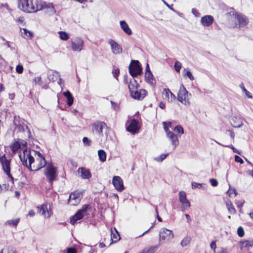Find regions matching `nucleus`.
<instances>
[{"mask_svg": "<svg viewBox=\"0 0 253 253\" xmlns=\"http://www.w3.org/2000/svg\"><path fill=\"white\" fill-rule=\"evenodd\" d=\"M41 2L40 0H19L18 7L25 12L33 13L42 9Z\"/></svg>", "mask_w": 253, "mask_h": 253, "instance_id": "obj_1", "label": "nucleus"}, {"mask_svg": "<svg viewBox=\"0 0 253 253\" xmlns=\"http://www.w3.org/2000/svg\"><path fill=\"white\" fill-rule=\"evenodd\" d=\"M34 161L32 163V170H38L44 167L46 164V162L43 155L39 152L34 151Z\"/></svg>", "mask_w": 253, "mask_h": 253, "instance_id": "obj_2", "label": "nucleus"}, {"mask_svg": "<svg viewBox=\"0 0 253 253\" xmlns=\"http://www.w3.org/2000/svg\"><path fill=\"white\" fill-rule=\"evenodd\" d=\"M19 158L24 166L32 169V165L34 161V157L31 155L30 151L26 148L19 155Z\"/></svg>", "mask_w": 253, "mask_h": 253, "instance_id": "obj_3", "label": "nucleus"}, {"mask_svg": "<svg viewBox=\"0 0 253 253\" xmlns=\"http://www.w3.org/2000/svg\"><path fill=\"white\" fill-rule=\"evenodd\" d=\"M191 94L186 89L183 84H181L177 95V99L183 104L187 106L189 105L190 102L189 101V96Z\"/></svg>", "mask_w": 253, "mask_h": 253, "instance_id": "obj_4", "label": "nucleus"}, {"mask_svg": "<svg viewBox=\"0 0 253 253\" xmlns=\"http://www.w3.org/2000/svg\"><path fill=\"white\" fill-rule=\"evenodd\" d=\"M84 193V190H77L72 192L68 199V203L72 206L78 205L83 197Z\"/></svg>", "mask_w": 253, "mask_h": 253, "instance_id": "obj_5", "label": "nucleus"}, {"mask_svg": "<svg viewBox=\"0 0 253 253\" xmlns=\"http://www.w3.org/2000/svg\"><path fill=\"white\" fill-rule=\"evenodd\" d=\"M10 162L11 160L7 159L5 154L0 158V163L3 171L13 181V177L10 173Z\"/></svg>", "mask_w": 253, "mask_h": 253, "instance_id": "obj_6", "label": "nucleus"}, {"mask_svg": "<svg viewBox=\"0 0 253 253\" xmlns=\"http://www.w3.org/2000/svg\"><path fill=\"white\" fill-rule=\"evenodd\" d=\"M173 236L171 230L162 228L159 232V242L162 243L168 242L173 238Z\"/></svg>", "mask_w": 253, "mask_h": 253, "instance_id": "obj_7", "label": "nucleus"}, {"mask_svg": "<svg viewBox=\"0 0 253 253\" xmlns=\"http://www.w3.org/2000/svg\"><path fill=\"white\" fill-rule=\"evenodd\" d=\"M89 207V205H83L82 209L78 211L70 218L71 223L74 225L77 221L82 219L86 214Z\"/></svg>", "mask_w": 253, "mask_h": 253, "instance_id": "obj_8", "label": "nucleus"}, {"mask_svg": "<svg viewBox=\"0 0 253 253\" xmlns=\"http://www.w3.org/2000/svg\"><path fill=\"white\" fill-rule=\"evenodd\" d=\"M129 72L133 77L140 75L142 73V68L138 61L133 60L129 66Z\"/></svg>", "mask_w": 253, "mask_h": 253, "instance_id": "obj_9", "label": "nucleus"}, {"mask_svg": "<svg viewBox=\"0 0 253 253\" xmlns=\"http://www.w3.org/2000/svg\"><path fill=\"white\" fill-rule=\"evenodd\" d=\"M92 130L97 133L100 136H103V130L108 129L106 124L101 121H96L94 122L92 126Z\"/></svg>", "mask_w": 253, "mask_h": 253, "instance_id": "obj_10", "label": "nucleus"}, {"mask_svg": "<svg viewBox=\"0 0 253 253\" xmlns=\"http://www.w3.org/2000/svg\"><path fill=\"white\" fill-rule=\"evenodd\" d=\"M84 43V41L80 38L72 39L71 48L74 51L80 52L83 49Z\"/></svg>", "mask_w": 253, "mask_h": 253, "instance_id": "obj_11", "label": "nucleus"}, {"mask_svg": "<svg viewBox=\"0 0 253 253\" xmlns=\"http://www.w3.org/2000/svg\"><path fill=\"white\" fill-rule=\"evenodd\" d=\"M179 200L181 204V209L184 211L185 210L190 208L191 205L190 202L186 198V193L183 191H180L179 192Z\"/></svg>", "mask_w": 253, "mask_h": 253, "instance_id": "obj_12", "label": "nucleus"}, {"mask_svg": "<svg viewBox=\"0 0 253 253\" xmlns=\"http://www.w3.org/2000/svg\"><path fill=\"white\" fill-rule=\"evenodd\" d=\"M27 142L23 140L15 141L10 146V149L13 153H16L19 150L22 151L26 148Z\"/></svg>", "mask_w": 253, "mask_h": 253, "instance_id": "obj_13", "label": "nucleus"}, {"mask_svg": "<svg viewBox=\"0 0 253 253\" xmlns=\"http://www.w3.org/2000/svg\"><path fill=\"white\" fill-rule=\"evenodd\" d=\"M38 210L42 215L45 218H49L52 214L50 210V206L47 204H44L40 207H38Z\"/></svg>", "mask_w": 253, "mask_h": 253, "instance_id": "obj_14", "label": "nucleus"}, {"mask_svg": "<svg viewBox=\"0 0 253 253\" xmlns=\"http://www.w3.org/2000/svg\"><path fill=\"white\" fill-rule=\"evenodd\" d=\"M112 183L118 192H122L125 189L123 180L120 176H114L113 177Z\"/></svg>", "mask_w": 253, "mask_h": 253, "instance_id": "obj_15", "label": "nucleus"}, {"mask_svg": "<svg viewBox=\"0 0 253 253\" xmlns=\"http://www.w3.org/2000/svg\"><path fill=\"white\" fill-rule=\"evenodd\" d=\"M45 175L49 181H52L56 176V169L51 165H47Z\"/></svg>", "mask_w": 253, "mask_h": 253, "instance_id": "obj_16", "label": "nucleus"}, {"mask_svg": "<svg viewBox=\"0 0 253 253\" xmlns=\"http://www.w3.org/2000/svg\"><path fill=\"white\" fill-rule=\"evenodd\" d=\"M108 43L110 44L112 52L114 54H119L122 52V48L121 46L114 40L109 39Z\"/></svg>", "mask_w": 253, "mask_h": 253, "instance_id": "obj_17", "label": "nucleus"}, {"mask_svg": "<svg viewBox=\"0 0 253 253\" xmlns=\"http://www.w3.org/2000/svg\"><path fill=\"white\" fill-rule=\"evenodd\" d=\"M147 91L144 89H137L132 92L130 95L131 96L135 99L142 100L146 95Z\"/></svg>", "mask_w": 253, "mask_h": 253, "instance_id": "obj_18", "label": "nucleus"}, {"mask_svg": "<svg viewBox=\"0 0 253 253\" xmlns=\"http://www.w3.org/2000/svg\"><path fill=\"white\" fill-rule=\"evenodd\" d=\"M139 129L138 121L135 119L131 120L129 126L126 127L127 130L132 134L137 132Z\"/></svg>", "mask_w": 253, "mask_h": 253, "instance_id": "obj_19", "label": "nucleus"}, {"mask_svg": "<svg viewBox=\"0 0 253 253\" xmlns=\"http://www.w3.org/2000/svg\"><path fill=\"white\" fill-rule=\"evenodd\" d=\"M41 3L42 5V9L44 10L45 12L47 13L49 15H53L55 13V9L54 7L53 6L52 3H46L45 2H42Z\"/></svg>", "mask_w": 253, "mask_h": 253, "instance_id": "obj_20", "label": "nucleus"}, {"mask_svg": "<svg viewBox=\"0 0 253 253\" xmlns=\"http://www.w3.org/2000/svg\"><path fill=\"white\" fill-rule=\"evenodd\" d=\"M79 176L83 179H89L91 177V174L85 168H79L77 170Z\"/></svg>", "mask_w": 253, "mask_h": 253, "instance_id": "obj_21", "label": "nucleus"}, {"mask_svg": "<svg viewBox=\"0 0 253 253\" xmlns=\"http://www.w3.org/2000/svg\"><path fill=\"white\" fill-rule=\"evenodd\" d=\"M162 94L164 98L167 100L169 102H172L175 99V95L169 88H164L163 90Z\"/></svg>", "mask_w": 253, "mask_h": 253, "instance_id": "obj_22", "label": "nucleus"}, {"mask_svg": "<svg viewBox=\"0 0 253 253\" xmlns=\"http://www.w3.org/2000/svg\"><path fill=\"white\" fill-rule=\"evenodd\" d=\"M214 21L213 17L211 15H206L201 19V24L204 27L211 26Z\"/></svg>", "mask_w": 253, "mask_h": 253, "instance_id": "obj_23", "label": "nucleus"}, {"mask_svg": "<svg viewBox=\"0 0 253 253\" xmlns=\"http://www.w3.org/2000/svg\"><path fill=\"white\" fill-rule=\"evenodd\" d=\"M145 80L152 87H154L156 85V80L151 72H145Z\"/></svg>", "mask_w": 253, "mask_h": 253, "instance_id": "obj_24", "label": "nucleus"}, {"mask_svg": "<svg viewBox=\"0 0 253 253\" xmlns=\"http://www.w3.org/2000/svg\"><path fill=\"white\" fill-rule=\"evenodd\" d=\"M231 125L234 127H241L243 123V120L239 115H235L230 121Z\"/></svg>", "mask_w": 253, "mask_h": 253, "instance_id": "obj_25", "label": "nucleus"}, {"mask_svg": "<svg viewBox=\"0 0 253 253\" xmlns=\"http://www.w3.org/2000/svg\"><path fill=\"white\" fill-rule=\"evenodd\" d=\"M239 244L241 250H249L253 247V240H242Z\"/></svg>", "mask_w": 253, "mask_h": 253, "instance_id": "obj_26", "label": "nucleus"}, {"mask_svg": "<svg viewBox=\"0 0 253 253\" xmlns=\"http://www.w3.org/2000/svg\"><path fill=\"white\" fill-rule=\"evenodd\" d=\"M166 135L169 139L171 141L173 149H175L179 144L177 135L172 131L169 132Z\"/></svg>", "mask_w": 253, "mask_h": 253, "instance_id": "obj_27", "label": "nucleus"}, {"mask_svg": "<svg viewBox=\"0 0 253 253\" xmlns=\"http://www.w3.org/2000/svg\"><path fill=\"white\" fill-rule=\"evenodd\" d=\"M236 17L239 22V24L240 27L245 26L248 23V19L245 16L243 15L237 14H236Z\"/></svg>", "mask_w": 253, "mask_h": 253, "instance_id": "obj_28", "label": "nucleus"}, {"mask_svg": "<svg viewBox=\"0 0 253 253\" xmlns=\"http://www.w3.org/2000/svg\"><path fill=\"white\" fill-rule=\"evenodd\" d=\"M120 24L121 29L123 31L128 35L132 34V31L129 27L128 24L125 21L122 20L120 22Z\"/></svg>", "mask_w": 253, "mask_h": 253, "instance_id": "obj_29", "label": "nucleus"}, {"mask_svg": "<svg viewBox=\"0 0 253 253\" xmlns=\"http://www.w3.org/2000/svg\"><path fill=\"white\" fill-rule=\"evenodd\" d=\"M138 86L139 84L135 80L132 79L130 80L128 85V87L130 92V94L132 92L137 90L138 89Z\"/></svg>", "mask_w": 253, "mask_h": 253, "instance_id": "obj_30", "label": "nucleus"}, {"mask_svg": "<svg viewBox=\"0 0 253 253\" xmlns=\"http://www.w3.org/2000/svg\"><path fill=\"white\" fill-rule=\"evenodd\" d=\"M111 238L112 242L116 243L120 239V236L119 232L115 228L111 229Z\"/></svg>", "mask_w": 253, "mask_h": 253, "instance_id": "obj_31", "label": "nucleus"}, {"mask_svg": "<svg viewBox=\"0 0 253 253\" xmlns=\"http://www.w3.org/2000/svg\"><path fill=\"white\" fill-rule=\"evenodd\" d=\"M160 245L151 246L149 248H145L139 253H154L159 248Z\"/></svg>", "mask_w": 253, "mask_h": 253, "instance_id": "obj_32", "label": "nucleus"}, {"mask_svg": "<svg viewBox=\"0 0 253 253\" xmlns=\"http://www.w3.org/2000/svg\"><path fill=\"white\" fill-rule=\"evenodd\" d=\"M64 97L67 98V104L69 106H71L74 102V97L69 91L64 92Z\"/></svg>", "mask_w": 253, "mask_h": 253, "instance_id": "obj_33", "label": "nucleus"}, {"mask_svg": "<svg viewBox=\"0 0 253 253\" xmlns=\"http://www.w3.org/2000/svg\"><path fill=\"white\" fill-rule=\"evenodd\" d=\"M21 36L24 38L25 39H30L31 38L33 35V33L27 29L23 28V29H21Z\"/></svg>", "mask_w": 253, "mask_h": 253, "instance_id": "obj_34", "label": "nucleus"}, {"mask_svg": "<svg viewBox=\"0 0 253 253\" xmlns=\"http://www.w3.org/2000/svg\"><path fill=\"white\" fill-rule=\"evenodd\" d=\"M226 206L230 213L234 214L236 213V210L230 200H228L226 201Z\"/></svg>", "mask_w": 253, "mask_h": 253, "instance_id": "obj_35", "label": "nucleus"}, {"mask_svg": "<svg viewBox=\"0 0 253 253\" xmlns=\"http://www.w3.org/2000/svg\"><path fill=\"white\" fill-rule=\"evenodd\" d=\"M98 155L99 160L101 162H104L106 160V153L103 150H99L98 151Z\"/></svg>", "mask_w": 253, "mask_h": 253, "instance_id": "obj_36", "label": "nucleus"}, {"mask_svg": "<svg viewBox=\"0 0 253 253\" xmlns=\"http://www.w3.org/2000/svg\"><path fill=\"white\" fill-rule=\"evenodd\" d=\"M191 240V238L189 236H186L184 237L182 241H181L180 244L181 247H184L188 245V244L190 243Z\"/></svg>", "mask_w": 253, "mask_h": 253, "instance_id": "obj_37", "label": "nucleus"}, {"mask_svg": "<svg viewBox=\"0 0 253 253\" xmlns=\"http://www.w3.org/2000/svg\"><path fill=\"white\" fill-rule=\"evenodd\" d=\"M173 130L179 135V137L181 136V134L184 133V130L183 127L180 126H176L173 129Z\"/></svg>", "mask_w": 253, "mask_h": 253, "instance_id": "obj_38", "label": "nucleus"}, {"mask_svg": "<svg viewBox=\"0 0 253 253\" xmlns=\"http://www.w3.org/2000/svg\"><path fill=\"white\" fill-rule=\"evenodd\" d=\"M19 218H16V219H11V220H7L6 222V224H7V225H12V226H16L17 225V224H18L19 222Z\"/></svg>", "mask_w": 253, "mask_h": 253, "instance_id": "obj_39", "label": "nucleus"}, {"mask_svg": "<svg viewBox=\"0 0 253 253\" xmlns=\"http://www.w3.org/2000/svg\"><path fill=\"white\" fill-rule=\"evenodd\" d=\"M162 124L166 134L169 133V132L171 131L169 128V127H171V123L170 122L167 123L165 122H163Z\"/></svg>", "mask_w": 253, "mask_h": 253, "instance_id": "obj_40", "label": "nucleus"}, {"mask_svg": "<svg viewBox=\"0 0 253 253\" xmlns=\"http://www.w3.org/2000/svg\"><path fill=\"white\" fill-rule=\"evenodd\" d=\"M183 76H187L191 81H193L194 80V77L192 75L191 72L189 70L185 69L183 70Z\"/></svg>", "mask_w": 253, "mask_h": 253, "instance_id": "obj_41", "label": "nucleus"}, {"mask_svg": "<svg viewBox=\"0 0 253 253\" xmlns=\"http://www.w3.org/2000/svg\"><path fill=\"white\" fill-rule=\"evenodd\" d=\"M0 253H16V251L10 247H6L2 249Z\"/></svg>", "mask_w": 253, "mask_h": 253, "instance_id": "obj_42", "label": "nucleus"}, {"mask_svg": "<svg viewBox=\"0 0 253 253\" xmlns=\"http://www.w3.org/2000/svg\"><path fill=\"white\" fill-rule=\"evenodd\" d=\"M169 155V154H163L160 156L155 158L154 160L158 162H162Z\"/></svg>", "mask_w": 253, "mask_h": 253, "instance_id": "obj_43", "label": "nucleus"}, {"mask_svg": "<svg viewBox=\"0 0 253 253\" xmlns=\"http://www.w3.org/2000/svg\"><path fill=\"white\" fill-rule=\"evenodd\" d=\"M227 194L230 197H233L236 196L237 192L234 188H229L227 192Z\"/></svg>", "mask_w": 253, "mask_h": 253, "instance_id": "obj_44", "label": "nucleus"}, {"mask_svg": "<svg viewBox=\"0 0 253 253\" xmlns=\"http://www.w3.org/2000/svg\"><path fill=\"white\" fill-rule=\"evenodd\" d=\"M240 87L242 88L243 91L245 92L246 95L250 98H252V95H251V93L248 91L246 88L244 87L243 84H241L240 85Z\"/></svg>", "mask_w": 253, "mask_h": 253, "instance_id": "obj_45", "label": "nucleus"}, {"mask_svg": "<svg viewBox=\"0 0 253 253\" xmlns=\"http://www.w3.org/2000/svg\"><path fill=\"white\" fill-rule=\"evenodd\" d=\"M174 67L177 72H179L181 68V63L178 61H176L174 63Z\"/></svg>", "mask_w": 253, "mask_h": 253, "instance_id": "obj_46", "label": "nucleus"}, {"mask_svg": "<svg viewBox=\"0 0 253 253\" xmlns=\"http://www.w3.org/2000/svg\"><path fill=\"white\" fill-rule=\"evenodd\" d=\"M192 188L193 189H195V188H199V189L204 188V187H203V185L202 184L197 183V182H195L192 183Z\"/></svg>", "mask_w": 253, "mask_h": 253, "instance_id": "obj_47", "label": "nucleus"}, {"mask_svg": "<svg viewBox=\"0 0 253 253\" xmlns=\"http://www.w3.org/2000/svg\"><path fill=\"white\" fill-rule=\"evenodd\" d=\"M237 233L240 237H242L244 236L245 232L244 229L242 227L240 226L238 227L237 229Z\"/></svg>", "mask_w": 253, "mask_h": 253, "instance_id": "obj_48", "label": "nucleus"}, {"mask_svg": "<svg viewBox=\"0 0 253 253\" xmlns=\"http://www.w3.org/2000/svg\"><path fill=\"white\" fill-rule=\"evenodd\" d=\"M84 144L86 146L90 145L91 141L86 137H84L83 139Z\"/></svg>", "mask_w": 253, "mask_h": 253, "instance_id": "obj_49", "label": "nucleus"}, {"mask_svg": "<svg viewBox=\"0 0 253 253\" xmlns=\"http://www.w3.org/2000/svg\"><path fill=\"white\" fill-rule=\"evenodd\" d=\"M16 71L18 73L21 74L23 71V67L20 65H18L16 67Z\"/></svg>", "mask_w": 253, "mask_h": 253, "instance_id": "obj_50", "label": "nucleus"}, {"mask_svg": "<svg viewBox=\"0 0 253 253\" xmlns=\"http://www.w3.org/2000/svg\"><path fill=\"white\" fill-rule=\"evenodd\" d=\"M226 134L227 135H229L230 136H231V138L234 140V137H235V134H234V133L233 132V131L231 130H227L226 131Z\"/></svg>", "mask_w": 253, "mask_h": 253, "instance_id": "obj_51", "label": "nucleus"}, {"mask_svg": "<svg viewBox=\"0 0 253 253\" xmlns=\"http://www.w3.org/2000/svg\"><path fill=\"white\" fill-rule=\"evenodd\" d=\"M210 183L211 185L213 187H215L218 185V181H217L216 179L214 178L210 179Z\"/></svg>", "mask_w": 253, "mask_h": 253, "instance_id": "obj_52", "label": "nucleus"}, {"mask_svg": "<svg viewBox=\"0 0 253 253\" xmlns=\"http://www.w3.org/2000/svg\"><path fill=\"white\" fill-rule=\"evenodd\" d=\"M67 253H77V250L74 248H68L66 250Z\"/></svg>", "mask_w": 253, "mask_h": 253, "instance_id": "obj_53", "label": "nucleus"}, {"mask_svg": "<svg viewBox=\"0 0 253 253\" xmlns=\"http://www.w3.org/2000/svg\"><path fill=\"white\" fill-rule=\"evenodd\" d=\"M192 13L196 17H198L200 16V13L195 8H193L192 9Z\"/></svg>", "mask_w": 253, "mask_h": 253, "instance_id": "obj_54", "label": "nucleus"}, {"mask_svg": "<svg viewBox=\"0 0 253 253\" xmlns=\"http://www.w3.org/2000/svg\"><path fill=\"white\" fill-rule=\"evenodd\" d=\"M235 161L236 162L240 163V164H243L244 163V161L243 160V159L237 155H236L235 156Z\"/></svg>", "mask_w": 253, "mask_h": 253, "instance_id": "obj_55", "label": "nucleus"}, {"mask_svg": "<svg viewBox=\"0 0 253 253\" xmlns=\"http://www.w3.org/2000/svg\"><path fill=\"white\" fill-rule=\"evenodd\" d=\"M111 104L112 105V107L115 110H118L119 109V106L115 102L113 101H111Z\"/></svg>", "mask_w": 253, "mask_h": 253, "instance_id": "obj_56", "label": "nucleus"}, {"mask_svg": "<svg viewBox=\"0 0 253 253\" xmlns=\"http://www.w3.org/2000/svg\"><path fill=\"white\" fill-rule=\"evenodd\" d=\"M34 82L36 84H40L42 83V79L40 77H36L34 79Z\"/></svg>", "mask_w": 253, "mask_h": 253, "instance_id": "obj_57", "label": "nucleus"}, {"mask_svg": "<svg viewBox=\"0 0 253 253\" xmlns=\"http://www.w3.org/2000/svg\"><path fill=\"white\" fill-rule=\"evenodd\" d=\"M120 74V71L118 69H115L114 71H113V74H114V77L117 79V77L119 76Z\"/></svg>", "mask_w": 253, "mask_h": 253, "instance_id": "obj_58", "label": "nucleus"}, {"mask_svg": "<svg viewBox=\"0 0 253 253\" xmlns=\"http://www.w3.org/2000/svg\"><path fill=\"white\" fill-rule=\"evenodd\" d=\"M210 247L211 249L215 250L216 247V243L215 241H212L210 244Z\"/></svg>", "mask_w": 253, "mask_h": 253, "instance_id": "obj_59", "label": "nucleus"}, {"mask_svg": "<svg viewBox=\"0 0 253 253\" xmlns=\"http://www.w3.org/2000/svg\"><path fill=\"white\" fill-rule=\"evenodd\" d=\"M16 21L20 24H22L24 21V18L23 17H19L16 19Z\"/></svg>", "mask_w": 253, "mask_h": 253, "instance_id": "obj_60", "label": "nucleus"}, {"mask_svg": "<svg viewBox=\"0 0 253 253\" xmlns=\"http://www.w3.org/2000/svg\"><path fill=\"white\" fill-rule=\"evenodd\" d=\"M155 211L157 213V217L158 220L160 222L162 221V219L161 217L158 214V208H157V207H156V206L155 207Z\"/></svg>", "mask_w": 253, "mask_h": 253, "instance_id": "obj_61", "label": "nucleus"}, {"mask_svg": "<svg viewBox=\"0 0 253 253\" xmlns=\"http://www.w3.org/2000/svg\"><path fill=\"white\" fill-rule=\"evenodd\" d=\"M185 217H186V218L187 219V222L188 223H190L191 220L190 215L189 214H185Z\"/></svg>", "mask_w": 253, "mask_h": 253, "instance_id": "obj_62", "label": "nucleus"}, {"mask_svg": "<svg viewBox=\"0 0 253 253\" xmlns=\"http://www.w3.org/2000/svg\"><path fill=\"white\" fill-rule=\"evenodd\" d=\"M28 215L30 216H34V215H35V212L33 210H30L29 211V212H28Z\"/></svg>", "mask_w": 253, "mask_h": 253, "instance_id": "obj_63", "label": "nucleus"}, {"mask_svg": "<svg viewBox=\"0 0 253 253\" xmlns=\"http://www.w3.org/2000/svg\"><path fill=\"white\" fill-rule=\"evenodd\" d=\"M218 253H229L226 249H222Z\"/></svg>", "mask_w": 253, "mask_h": 253, "instance_id": "obj_64", "label": "nucleus"}]
</instances>
